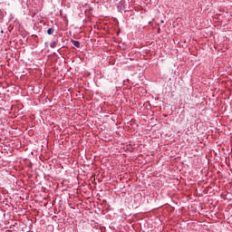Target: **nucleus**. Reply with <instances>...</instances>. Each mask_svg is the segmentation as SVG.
I'll return each instance as SVG.
<instances>
[{
    "label": "nucleus",
    "instance_id": "nucleus-4",
    "mask_svg": "<svg viewBox=\"0 0 232 232\" xmlns=\"http://www.w3.org/2000/svg\"><path fill=\"white\" fill-rule=\"evenodd\" d=\"M119 8H124V5H122V3H121V5L118 6Z\"/></svg>",
    "mask_w": 232,
    "mask_h": 232
},
{
    "label": "nucleus",
    "instance_id": "nucleus-2",
    "mask_svg": "<svg viewBox=\"0 0 232 232\" xmlns=\"http://www.w3.org/2000/svg\"><path fill=\"white\" fill-rule=\"evenodd\" d=\"M53 32H55V30H54L53 28H49V29L47 30L48 35H53Z\"/></svg>",
    "mask_w": 232,
    "mask_h": 232
},
{
    "label": "nucleus",
    "instance_id": "nucleus-1",
    "mask_svg": "<svg viewBox=\"0 0 232 232\" xmlns=\"http://www.w3.org/2000/svg\"><path fill=\"white\" fill-rule=\"evenodd\" d=\"M72 44L76 48H81V43L79 41L72 40Z\"/></svg>",
    "mask_w": 232,
    "mask_h": 232
},
{
    "label": "nucleus",
    "instance_id": "nucleus-3",
    "mask_svg": "<svg viewBox=\"0 0 232 232\" xmlns=\"http://www.w3.org/2000/svg\"><path fill=\"white\" fill-rule=\"evenodd\" d=\"M57 46V42L51 43V48H55Z\"/></svg>",
    "mask_w": 232,
    "mask_h": 232
}]
</instances>
